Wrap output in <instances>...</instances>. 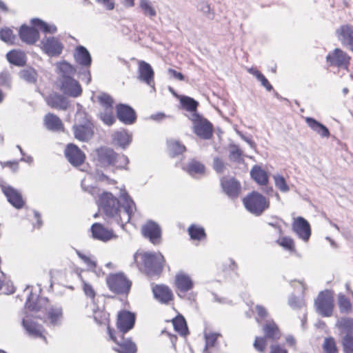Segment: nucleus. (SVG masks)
Returning a JSON list of instances; mask_svg holds the SVG:
<instances>
[{"instance_id":"obj_7","label":"nucleus","mask_w":353,"mask_h":353,"mask_svg":"<svg viewBox=\"0 0 353 353\" xmlns=\"http://www.w3.org/2000/svg\"><path fill=\"white\" fill-rule=\"evenodd\" d=\"M243 203L249 212L256 216L261 215L265 210L269 208L270 205L269 201L256 192H253L244 198Z\"/></svg>"},{"instance_id":"obj_56","label":"nucleus","mask_w":353,"mask_h":353,"mask_svg":"<svg viewBox=\"0 0 353 353\" xmlns=\"http://www.w3.org/2000/svg\"><path fill=\"white\" fill-rule=\"evenodd\" d=\"M277 243L285 249L293 251L294 250V241L288 236L282 237L281 239L277 241Z\"/></svg>"},{"instance_id":"obj_12","label":"nucleus","mask_w":353,"mask_h":353,"mask_svg":"<svg viewBox=\"0 0 353 353\" xmlns=\"http://www.w3.org/2000/svg\"><path fill=\"white\" fill-rule=\"evenodd\" d=\"M97 165L102 168L116 165V153L112 149L101 148L95 151Z\"/></svg>"},{"instance_id":"obj_21","label":"nucleus","mask_w":353,"mask_h":353,"mask_svg":"<svg viewBox=\"0 0 353 353\" xmlns=\"http://www.w3.org/2000/svg\"><path fill=\"white\" fill-rule=\"evenodd\" d=\"M1 190L6 196L8 202L17 209L21 208L24 205L21 192L10 185H1Z\"/></svg>"},{"instance_id":"obj_15","label":"nucleus","mask_w":353,"mask_h":353,"mask_svg":"<svg viewBox=\"0 0 353 353\" xmlns=\"http://www.w3.org/2000/svg\"><path fill=\"white\" fill-rule=\"evenodd\" d=\"M138 79L145 83L148 85L154 88V72L152 66L145 61L138 62Z\"/></svg>"},{"instance_id":"obj_34","label":"nucleus","mask_w":353,"mask_h":353,"mask_svg":"<svg viewBox=\"0 0 353 353\" xmlns=\"http://www.w3.org/2000/svg\"><path fill=\"white\" fill-rule=\"evenodd\" d=\"M19 77L28 83H35L37 81L38 74L35 69L29 67L20 70Z\"/></svg>"},{"instance_id":"obj_1","label":"nucleus","mask_w":353,"mask_h":353,"mask_svg":"<svg viewBox=\"0 0 353 353\" xmlns=\"http://www.w3.org/2000/svg\"><path fill=\"white\" fill-rule=\"evenodd\" d=\"M120 198L123 202L122 209L119 200L112 193L103 192L99 199V206L106 216L112 218L119 225H123L130 220L136 210L135 203L125 190H120Z\"/></svg>"},{"instance_id":"obj_63","label":"nucleus","mask_w":353,"mask_h":353,"mask_svg":"<svg viewBox=\"0 0 353 353\" xmlns=\"http://www.w3.org/2000/svg\"><path fill=\"white\" fill-rule=\"evenodd\" d=\"M257 80L261 82V85L265 87L268 91H271L272 90V85L269 83L268 79L263 74L259 75V77L257 79Z\"/></svg>"},{"instance_id":"obj_55","label":"nucleus","mask_w":353,"mask_h":353,"mask_svg":"<svg viewBox=\"0 0 353 353\" xmlns=\"http://www.w3.org/2000/svg\"><path fill=\"white\" fill-rule=\"evenodd\" d=\"M342 343L345 353H353V335L344 336Z\"/></svg>"},{"instance_id":"obj_40","label":"nucleus","mask_w":353,"mask_h":353,"mask_svg":"<svg viewBox=\"0 0 353 353\" xmlns=\"http://www.w3.org/2000/svg\"><path fill=\"white\" fill-rule=\"evenodd\" d=\"M221 336L219 333H210L205 334V345L203 353H212L211 348L216 347L217 339Z\"/></svg>"},{"instance_id":"obj_49","label":"nucleus","mask_w":353,"mask_h":353,"mask_svg":"<svg viewBox=\"0 0 353 353\" xmlns=\"http://www.w3.org/2000/svg\"><path fill=\"white\" fill-rule=\"evenodd\" d=\"M92 310L95 322L98 324L103 323L107 317L105 312L103 310V306H95V304H94Z\"/></svg>"},{"instance_id":"obj_30","label":"nucleus","mask_w":353,"mask_h":353,"mask_svg":"<svg viewBox=\"0 0 353 353\" xmlns=\"http://www.w3.org/2000/svg\"><path fill=\"white\" fill-rule=\"evenodd\" d=\"M22 325L27 333L33 337H41L45 339L43 336L42 326L37 324L34 321L28 319H23L22 321Z\"/></svg>"},{"instance_id":"obj_45","label":"nucleus","mask_w":353,"mask_h":353,"mask_svg":"<svg viewBox=\"0 0 353 353\" xmlns=\"http://www.w3.org/2000/svg\"><path fill=\"white\" fill-rule=\"evenodd\" d=\"M180 101L186 110L191 112L192 114L196 112V111L199 104L194 99L189 97H183Z\"/></svg>"},{"instance_id":"obj_6","label":"nucleus","mask_w":353,"mask_h":353,"mask_svg":"<svg viewBox=\"0 0 353 353\" xmlns=\"http://www.w3.org/2000/svg\"><path fill=\"white\" fill-rule=\"evenodd\" d=\"M109 290L117 294H127L129 293L132 282L123 273L110 274L106 279Z\"/></svg>"},{"instance_id":"obj_61","label":"nucleus","mask_w":353,"mask_h":353,"mask_svg":"<svg viewBox=\"0 0 353 353\" xmlns=\"http://www.w3.org/2000/svg\"><path fill=\"white\" fill-rule=\"evenodd\" d=\"M256 312L258 316V317L256 318V321L258 323L260 322L259 319L263 320L268 316V314L267 310L261 305H256Z\"/></svg>"},{"instance_id":"obj_57","label":"nucleus","mask_w":353,"mask_h":353,"mask_svg":"<svg viewBox=\"0 0 353 353\" xmlns=\"http://www.w3.org/2000/svg\"><path fill=\"white\" fill-rule=\"evenodd\" d=\"M288 303L293 308H301L305 306V302L303 299H299L295 296H291L289 298Z\"/></svg>"},{"instance_id":"obj_52","label":"nucleus","mask_w":353,"mask_h":353,"mask_svg":"<svg viewBox=\"0 0 353 353\" xmlns=\"http://www.w3.org/2000/svg\"><path fill=\"white\" fill-rule=\"evenodd\" d=\"M13 32L10 28H4L0 30V39L6 43H12L14 40Z\"/></svg>"},{"instance_id":"obj_60","label":"nucleus","mask_w":353,"mask_h":353,"mask_svg":"<svg viewBox=\"0 0 353 353\" xmlns=\"http://www.w3.org/2000/svg\"><path fill=\"white\" fill-rule=\"evenodd\" d=\"M213 168L217 173H223L225 170V163L223 160L219 157L214 158Z\"/></svg>"},{"instance_id":"obj_14","label":"nucleus","mask_w":353,"mask_h":353,"mask_svg":"<svg viewBox=\"0 0 353 353\" xmlns=\"http://www.w3.org/2000/svg\"><path fill=\"white\" fill-rule=\"evenodd\" d=\"M336 35L341 44L353 52V26L350 24L341 26L336 30Z\"/></svg>"},{"instance_id":"obj_4","label":"nucleus","mask_w":353,"mask_h":353,"mask_svg":"<svg viewBox=\"0 0 353 353\" xmlns=\"http://www.w3.org/2000/svg\"><path fill=\"white\" fill-rule=\"evenodd\" d=\"M78 123L73 126L74 137L81 141H88L93 136V124L84 112H78L76 115Z\"/></svg>"},{"instance_id":"obj_42","label":"nucleus","mask_w":353,"mask_h":353,"mask_svg":"<svg viewBox=\"0 0 353 353\" xmlns=\"http://www.w3.org/2000/svg\"><path fill=\"white\" fill-rule=\"evenodd\" d=\"M168 150L172 157H175L183 153L185 147L179 141L175 140H170L168 142Z\"/></svg>"},{"instance_id":"obj_53","label":"nucleus","mask_w":353,"mask_h":353,"mask_svg":"<svg viewBox=\"0 0 353 353\" xmlns=\"http://www.w3.org/2000/svg\"><path fill=\"white\" fill-rule=\"evenodd\" d=\"M197 9L207 17L212 19L214 16V13L212 12L210 5L205 1L199 2Z\"/></svg>"},{"instance_id":"obj_29","label":"nucleus","mask_w":353,"mask_h":353,"mask_svg":"<svg viewBox=\"0 0 353 353\" xmlns=\"http://www.w3.org/2000/svg\"><path fill=\"white\" fill-rule=\"evenodd\" d=\"M91 231L94 239L103 241L112 239L113 234L111 230L105 229L101 224L96 223L92 225Z\"/></svg>"},{"instance_id":"obj_18","label":"nucleus","mask_w":353,"mask_h":353,"mask_svg":"<svg viewBox=\"0 0 353 353\" xmlns=\"http://www.w3.org/2000/svg\"><path fill=\"white\" fill-rule=\"evenodd\" d=\"M175 285L178 290V296L184 298L186 296V292L193 288L194 283L189 275L180 272L175 276Z\"/></svg>"},{"instance_id":"obj_38","label":"nucleus","mask_w":353,"mask_h":353,"mask_svg":"<svg viewBox=\"0 0 353 353\" xmlns=\"http://www.w3.org/2000/svg\"><path fill=\"white\" fill-rule=\"evenodd\" d=\"M139 8L143 14L150 19L157 16V11L150 0H139Z\"/></svg>"},{"instance_id":"obj_26","label":"nucleus","mask_w":353,"mask_h":353,"mask_svg":"<svg viewBox=\"0 0 353 353\" xmlns=\"http://www.w3.org/2000/svg\"><path fill=\"white\" fill-rule=\"evenodd\" d=\"M74 57L76 62L82 66L88 68L91 65V55L84 46H79L77 47Z\"/></svg>"},{"instance_id":"obj_23","label":"nucleus","mask_w":353,"mask_h":353,"mask_svg":"<svg viewBox=\"0 0 353 353\" xmlns=\"http://www.w3.org/2000/svg\"><path fill=\"white\" fill-rule=\"evenodd\" d=\"M117 117L122 123L130 125L136 121L134 110L128 105L119 104L116 107Z\"/></svg>"},{"instance_id":"obj_31","label":"nucleus","mask_w":353,"mask_h":353,"mask_svg":"<svg viewBox=\"0 0 353 353\" xmlns=\"http://www.w3.org/2000/svg\"><path fill=\"white\" fill-rule=\"evenodd\" d=\"M44 123L46 127L52 131H60L63 128L61 120L54 114H46L44 118Z\"/></svg>"},{"instance_id":"obj_36","label":"nucleus","mask_w":353,"mask_h":353,"mask_svg":"<svg viewBox=\"0 0 353 353\" xmlns=\"http://www.w3.org/2000/svg\"><path fill=\"white\" fill-rule=\"evenodd\" d=\"M31 23L34 26L37 27L44 33L54 34L57 30L55 25L48 24L40 19H32Z\"/></svg>"},{"instance_id":"obj_50","label":"nucleus","mask_w":353,"mask_h":353,"mask_svg":"<svg viewBox=\"0 0 353 353\" xmlns=\"http://www.w3.org/2000/svg\"><path fill=\"white\" fill-rule=\"evenodd\" d=\"M323 349L325 353H338L335 341L332 337L325 339Z\"/></svg>"},{"instance_id":"obj_8","label":"nucleus","mask_w":353,"mask_h":353,"mask_svg":"<svg viewBox=\"0 0 353 353\" xmlns=\"http://www.w3.org/2000/svg\"><path fill=\"white\" fill-rule=\"evenodd\" d=\"M141 256L148 274H158L161 272L164 258L160 252H145Z\"/></svg>"},{"instance_id":"obj_2","label":"nucleus","mask_w":353,"mask_h":353,"mask_svg":"<svg viewBox=\"0 0 353 353\" xmlns=\"http://www.w3.org/2000/svg\"><path fill=\"white\" fill-rule=\"evenodd\" d=\"M135 314L127 310H122L117 315V327L119 331L124 334L132 330L135 324ZM108 333L111 340L118 344L119 349H114L119 353H136L137 346L130 340H125L123 335L120 336L121 339L118 340L114 336V331L110 327H108Z\"/></svg>"},{"instance_id":"obj_24","label":"nucleus","mask_w":353,"mask_h":353,"mask_svg":"<svg viewBox=\"0 0 353 353\" xmlns=\"http://www.w3.org/2000/svg\"><path fill=\"white\" fill-rule=\"evenodd\" d=\"M20 39L26 43L33 44L39 38V31L33 27L22 25L19 29Z\"/></svg>"},{"instance_id":"obj_9","label":"nucleus","mask_w":353,"mask_h":353,"mask_svg":"<svg viewBox=\"0 0 353 353\" xmlns=\"http://www.w3.org/2000/svg\"><path fill=\"white\" fill-rule=\"evenodd\" d=\"M193 122L194 132L203 139H210L212 136V125L206 119L202 118L198 113L191 114L190 117Z\"/></svg>"},{"instance_id":"obj_27","label":"nucleus","mask_w":353,"mask_h":353,"mask_svg":"<svg viewBox=\"0 0 353 353\" xmlns=\"http://www.w3.org/2000/svg\"><path fill=\"white\" fill-rule=\"evenodd\" d=\"M305 121L310 128L322 138H328L330 136L328 128L312 117H305Z\"/></svg>"},{"instance_id":"obj_20","label":"nucleus","mask_w":353,"mask_h":353,"mask_svg":"<svg viewBox=\"0 0 353 353\" xmlns=\"http://www.w3.org/2000/svg\"><path fill=\"white\" fill-rule=\"evenodd\" d=\"M294 232L304 241H307L311 236V228L308 221L303 217H297L292 223Z\"/></svg>"},{"instance_id":"obj_41","label":"nucleus","mask_w":353,"mask_h":353,"mask_svg":"<svg viewBox=\"0 0 353 353\" xmlns=\"http://www.w3.org/2000/svg\"><path fill=\"white\" fill-rule=\"evenodd\" d=\"M99 117L103 123L108 125H112L115 121L113 108L102 109L99 113Z\"/></svg>"},{"instance_id":"obj_35","label":"nucleus","mask_w":353,"mask_h":353,"mask_svg":"<svg viewBox=\"0 0 353 353\" xmlns=\"http://www.w3.org/2000/svg\"><path fill=\"white\" fill-rule=\"evenodd\" d=\"M336 326L345 336L353 335V319L350 318H341L338 320Z\"/></svg>"},{"instance_id":"obj_48","label":"nucleus","mask_w":353,"mask_h":353,"mask_svg":"<svg viewBox=\"0 0 353 353\" xmlns=\"http://www.w3.org/2000/svg\"><path fill=\"white\" fill-rule=\"evenodd\" d=\"M242 150L235 144L230 145L229 159L234 162H241L242 161Z\"/></svg>"},{"instance_id":"obj_62","label":"nucleus","mask_w":353,"mask_h":353,"mask_svg":"<svg viewBox=\"0 0 353 353\" xmlns=\"http://www.w3.org/2000/svg\"><path fill=\"white\" fill-rule=\"evenodd\" d=\"M98 3L102 4L107 10H111L114 8L113 0H95Z\"/></svg>"},{"instance_id":"obj_17","label":"nucleus","mask_w":353,"mask_h":353,"mask_svg":"<svg viewBox=\"0 0 353 353\" xmlns=\"http://www.w3.org/2000/svg\"><path fill=\"white\" fill-rule=\"evenodd\" d=\"M41 44L44 52L51 57L59 56L62 52L63 48L61 41L54 37L43 39Z\"/></svg>"},{"instance_id":"obj_64","label":"nucleus","mask_w":353,"mask_h":353,"mask_svg":"<svg viewBox=\"0 0 353 353\" xmlns=\"http://www.w3.org/2000/svg\"><path fill=\"white\" fill-rule=\"evenodd\" d=\"M270 353H288L287 350L279 345H271Z\"/></svg>"},{"instance_id":"obj_13","label":"nucleus","mask_w":353,"mask_h":353,"mask_svg":"<svg viewBox=\"0 0 353 353\" xmlns=\"http://www.w3.org/2000/svg\"><path fill=\"white\" fill-rule=\"evenodd\" d=\"M58 82L59 83L60 90L65 94L72 97H77L81 94V87L73 77L59 79Z\"/></svg>"},{"instance_id":"obj_43","label":"nucleus","mask_w":353,"mask_h":353,"mask_svg":"<svg viewBox=\"0 0 353 353\" xmlns=\"http://www.w3.org/2000/svg\"><path fill=\"white\" fill-rule=\"evenodd\" d=\"M172 324L174 330L181 335H185L188 327L185 319L182 316H179L172 320Z\"/></svg>"},{"instance_id":"obj_58","label":"nucleus","mask_w":353,"mask_h":353,"mask_svg":"<svg viewBox=\"0 0 353 353\" xmlns=\"http://www.w3.org/2000/svg\"><path fill=\"white\" fill-rule=\"evenodd\" d=\"M83 289L85 294L88 297L90 298L92 300L93 305H94L96 293H95V291H94L93 287L90 284L83 281Z\"/></svg>"},{"instance_id":"obj_16","label":"nucleus","mask_w":353,"mask_h":353,"mask_svg":"<svg viewBox=\"0 0 353 353\" xmlns=\"http://www.w3.org/2000/svg\"><path fill=\"white\" fill-rule=\"evenodd\" d=\"M65 156L68 161L74 166L81 165L85 159V154L74 144H68L65 151Z\"/></svg>"},{"instance_id":"obj_11","label":"nucleus","mask_w":353,"mask_h":353,"mask_svg":"<svg viewBox=\"0 0 353 353\" xmlns=\"http://www.w3.org/2000/svg\"><path fill=\"white\" fill-rule=\"evenodd\" d=\"M350 57L340 48H335L326 57V61L331 66L347 69L350 65Z\"/></svg>"},{"instance_id":"obj_32","label":"nucleus","mask_w":353,"mask_h":353,"mask_svg":"<svg viewBox=\"0 0 353 353\" xmlns=\"http://www.w3.org/2000/svg\"><path fill=\"white\" fill-rule=\"evenodd\" d=\"M57 70L59 75V79L72 78L76 72L74 66L66 61L58 63Z\"/></svg>"},{"instance_id":"obj_51","label":"nucleus","mask_w":353,"mask_h":353,"mask_svg":"<svg viewBox=\"0 0 353 353\" xmlns=\"http://www.w3.org/2000/svg\"><path fill=\"white\" fill-rule=\"evenodd\" d=\"M98 101L100 103L102 109L113 108V99L106 93H102L98 96Z\"/></svg>"},{"instance_id":"obj_22","label":"nucleus","mask_w":353,"mask_h":353,"mask_svg":"<svg viewBox=\"0 0 353 353\" xmlns=\"http://www.w3.org/2000/svg\"><path fill=\"white\" fill-rule=\"evenodd\" d=\"M142 234L153 244H158L160 242L161 230L159 225L154 221H150L143 225Z\"/></svg>"},{"instance_id":"obj_46","label":"nucleus","mask_w":353,"mask_h":353,"mask_svg":"<svg viewBox=\"0 0 353 353\" xmlns=\"http://www.w3.org/2000/svg\"><path fill=\"white\" fill-rule=\"evenodd\" d=\"M205 171L204 165L199 161L192 160L187 166V172L192 176L203 174Z\"/></svg>"},{"instance_id":"obj_5","label":"nucleus","mask_w":353,"mask_h":353,"mask_svg":"<svg viewBox=\"0 0 353 353\" xmlns=\"http://www.w3.org/2000/svg\"><path fill=\"white\" fill-rule=\"evenodd\" d=\"M263 337H256L254 342V348L263 352L267 345V340L276 341L280 338L281 333L277 325L272 320L268 321L263 326Z\"/></svg>"},{"instance_id":"obj_3","label":"nucleus","mask_w":353,"mask_h":353,"mask_svg":"<svg viewBox=\"0 0 353 353\" xmlns=\"http://www.w3.org/2000/svg\"><path fill=\"white\" fill-rule=\"evenodd\" d=\"M30 294L28 298L25 306L31 312L38 313L37 318L48 321L53 325H57L62 317V309L59 307H50L48 300L46 298L41 297L37 299L36 302H32Z\"/></svg>"},{"instance_id":"obj_28","label":"nucleus","mask_w":353,"mask_h":353,"mask_svg":"<svg viewBox=\"0 0 353 353\" xmlns=\"http://www.w3.org/2000/svg\"><path fill=\"white\" fill-rule=\"evenodd\" d=\"M46 102L50 107L59 110H66L68 107L67 99L63 95L57 93L50 94L46 99Z\"/></svg>"},{"instance_id":"obj_44","label":"nucleus","mask_w":353,"mask_h":353,"mask_svg":"<svg viewBox=\"0 0 353 353\" xmlns=\"http://www.w3.org/2000/svg\"><path fill=\"white\" fill-rule=\"evenodd\" d=\"M188 233L192 239L202 240L205 237V230L203 228L192 225L188 228Z\"/></svg>"},{"instance_id":"obj_37","label":"nucleus","mask_w":353,"mask_h":353,"mask_svg":"<svg viewBox=\"0 0 353 353\" xmlns=\"http://www.w3.org/2000/svg\"><path fill=\"white\" fill-rule=\"evenodd\" d=\"M252 178L259 184L265 185L268 182L266 172L260 167L254 166L250 172Z\"/></svg>"},{"instance_id":"obj_59","label":"nucleus","mask_w":353,"mask_h":353,"mask_svg":"<svg viewBox=\"0 0 353 353\" xmlns=\"http://www.w3.org/2000/svg\"><path fill=\"white\" fill-rule=\"evenodd\" d=\"M129 163L128 158L125 155H117L116 154V166L119 168L127 170L126 165Z\"/></svg>"},{"instance_id":"obj_25","label":"nucleus","mask_w":353,"mask_h":353,"mask_svg":"<svg viewBox=\"0 0 353 353\" xmlns=\"http://www.w3.org/2000/svg\"><path fill=\"white\" fill-rule=\"evenodd\" d=\"M152 292L154 298L162 303H168L173 298L171 290L163 285H157L153 287Z\"/></svg>"},{"instance_id":"obj_10","label":"nucleus","mask_w":353,"mask_h":353,"mask_svg":"<svg viewBox=\"0 0 353 353\" xmlns=\"http://www.w3.org/2000/svg\"><path fill=\"white\" fill-rule=\"evenodd\" d=\"M318 313L323 316H331L334 309V299L329 290L321 292L315 301Z\"/></svg>"},{"instance_id":"obj_19","label":"nucleus","mask_w":353,"mask_h":353,"mask_svg":"<svg viewBox=\"0 0 353 353\" xmlns=\"http://www.w3.org/2000/svg\"><path fill=\"white\" fill-rule=\"evenodd\" d=\"M221 185L223 191L231 199L239 196L241 192V184L234 178L222 177Z\"/></svg>"},{"instance_id":"obj_39","label":"nucleus","mask_w":353,"mask_h":353,"mask_svg":"<svg viewBox=\"0 0 353 353\" xmlns=\"http://www.w3.org/2000/svg\"><path fill=\"white\" fill-rule=\"evenodd\" d=\"M114 140L117 145L123 148L128 146L131 141L130 136L125 130L116 132L114 134Z\"/></svg>"},{"instance_id":"obj_54","label":"nucleus","mask_w":353,"mask_h":353,"mask_svg":"<svg viewBox=\"0 0 353 353\" xmlns=\"http://www.w3.org/2000/svg\"><path fill=\"white\" fill-rule=\"evenodd\" d=\"M276 187L283 192L289 191L290 188L287 185L283 176L276 175L274 176Z\"/></svg>"},{"instance_id":"obj_47","label":"nucleus","mask_w":353,"mask_h":353,"mask_svg":"<svg viewBox=\"0 0 353 353\" xmlns=\"http://www.w3.org/2000/svg\"><path fill=\"white\" fill-rule=\"evenodd\" d=\"M338 304L342 313H348L352 310V304L349 299L343 294L338 296Z\"/></svg>"},{"instance_id":"obj_33","label":"nucleus","mask_w":353,"mask_h":353,"mask_svg":"<svg viewBox=\"0 0 353 353\" xmlns=\"http://www.w3.org/2000/svg\"><path fill=\"white\" fill-rule=\"evenodd\" d=\"M8 61L15 65L22 66L26 63V57L24 52L18 50H11L7 53Z\"/></svg>"}]
</instances>
